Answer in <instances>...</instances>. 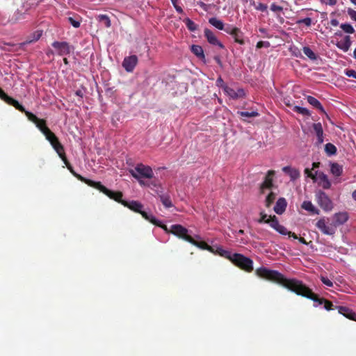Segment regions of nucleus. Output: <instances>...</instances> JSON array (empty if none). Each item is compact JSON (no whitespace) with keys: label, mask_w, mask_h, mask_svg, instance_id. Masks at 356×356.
Returning <instances> with one entry per match:
<instances>
[{"label":"nucleus","mask_w":356,"mask_h":356,"mask_svg":"<svg viewBox=\"0 0 356 356\" xmlns=\"http://www.w3.org/2000/svg\"><path fill=\"white\" fill-rule=\"evenodd\" d=\"M276 193L274 192H270L266 198V207H270L276 199Z\"/></svg>","instance_id":"obj_36"},{"label":"nucleus","mask_w":356,"mask_h":356,"mask_svg":"<svg viewBox=\"0 0 356 356\" xmlns=\"http://www.w3.org/2000/svg\"><path fill=\"white\" fill-rule=\"evenodd\" d=\"M351 45L350 37L349 35H346L344 38L339 42H337V46L340 49L343 50L344 52L348 51Z\"/></svg>","instance_id":"obj_20"},{"label":"nucleus","mask_w":356,"mask_h":356,"mask_svg":"<svg viewBox=\"0 0 356 356\" xmlns=\"http://www.w3.org/2000/svg\"><path fill=\"white\" fill-rule=\"evenodd\" d=\"M348 219V215L346 212H339L335 213L333 216V225L337 227L344 224Z\"/></svg>","instance_id":"obj_16"},{"label":"nucleus","mask_w":356,"mask_h":356,"mask_svg":"<svg viewBox=\"0 0 356 356\" xmlns=\"http://www.w3.org/2000/svg\"><path fill=\"white\" fill-rule=\"evenodd\" d=\"M231 261L237 267L247 272H251L253 270L252 260L241 254H233Z\"/></svg>","instance_id":"obj_3"},{"label":"nucleus","mask_w":356,"mask_h":356,"mask_svg":"<svg viewBox=\"0 0 356 356\" xmlns=\"http://www.w3.org/2000/svg\"><path fill=\"white\" fill-rule=\"evenodd\" d=\"M138 63V57L136 55H132L124 58L122 66L127 72H132Z\"/></svg>","instance_id":"obj_12"},{"label":"nucleus","mask_w":356,"mask_h":356,"mask_svg":"<svg viewBox=\"0 0 356 356\" xmlns=\"http://www.w3.org/2000/svg\"><path fill=\"white\" fill-rule=\"evenodd\" d=\"M287 202L284 197H280L277 200L275 207H274V211L279 215L282 214L286 208Z\"/></svg>","instance_id":"obj_17"},{"label":"nucleus","mask_w":356,"mask_h":356,"mask_svg":"<svg viewBox=\"0 0 356 356\" xmlns=\"http://www.w3.org/2000/svg\"><path fill=\"white\" fill-rule=\"evenodd\" d=\"M74 176L75 177H76L79 180H80L81 181L84 182L85 184H86L89 186L95 188V187L97 186V184L99 182V181H95L93 180L85 178V177H82L81 175L77 174L76 172L74 173Z\"/></svg>","instance_id":"obj_27"},{"label":"nucleus","mask_w":356,"mask_h":356,"mask_svg":"<svg viewBox=\"0 0 356 356\" xmlns=\"http://www.w3.org/2000/svg\"><path fill=\"white\" fill-rule=\"evenodd\" d=\"M260 216H261V218H260V219L258 220V222L259 223H264V222L266 223V221H268L267 214H266L263 212H261Z\"/></svg>","instance_id":"obj_57"},{"label":"nucleus","mask_w":356,"mask_h":356,"mask_svg":"<svg viewBox=\"0 0 356 356\" xmlns=\"http://www.w3.org/2000/svg\"><path fill=\"white\" fill-rule=\"evenodd\" d=\"M318 184L324 189H329L331 186V183L327 178V176L323 172H321L318 177Z\"/></svg>","instance_id":"obj_23"},{"label":"nucleus","mask_w":356,"mask_h":356,"mask_svg":"<svg viewBox=\"0 0 356 356\" xmlns=\"http://www.w3.org/2000/svg\"><path fill=\"white\" fill-rule=\"evenodd\" d=\"M44 136L49 143L54 142L58 138L50 129H46V133H44Z\"/></svg>","instance_id":"obj_40"},{"label":"nucleus","mask_w":356,"mask_h":356,"mask_svg":"<svg viewBox=\"0 0 356 356\" xmlns=\"http://www.w3.org/2000/svg\"><path fill=\"white\" fill-rule=\"evenodd\" d=\"M0 99L3 100L8 104L13 106L16 109H21L22 108L19 106V103L13 99V97L8 96L1 88H0Z\"/></svg>","instance_id":"obj_14"},{"label":"nucleus","mask_w":356,"mask_h":356,"mask_svg":"<svg viewBox=\"0 0 356 356\" xmlns=\"http://www.w3.org/2000/svg\"><path fill=\"white\" fill-rule=\"evenodd\" d=\"M302 208L313 214L319 213V210L316 209L310 201H304L302 204Z\"/></svg>","instance_id":"obj_26"},{"label":"nucleus","mask_w":356,"mask_h":356,"mask_svg":"<svg viewBox=\"0 0 356 356\" xmlns=\"http://www.w3.org/2000/svg\"><path fill=\"white\" fill-rule=\"evenodd\" d=\"M270 43L268 41H259L257 44V48L260 49L263 47H269Z\"/></svg>","instance_id":"obj_58"},{"label":"nucleus","mask_w":356,"mask_h":356,"mask_svg":"<svg viewBox=\"0 0 356 356\" xmlns=\"http://www.w3.org/2000/svg\"><path fill=\"white\" fill-rule=\"evenodd\" d=\"M302 52L312 60H316L317 59V56L309 47H304Z\"/></svg>","instance_id":"obj_33"},{"label":"nucleus","mask_w":356,"mask_h":356,"mask_svg":"<svg viewBox=\"0 0 356 356\" xmlns=\"http://www.w3.org/2000/svg\"><path fill=\"white\" fill-rule=\"evenodd\" d=\"M340 28L346 33L352 34V33H355L354 28L350 24H348V23L341 24L340 25Z\"/></svg>","instance_id":"obj_38"},{"label":"nucleus","mask_w":356,"mask_h":356,"mask_svg":"<svg viewBox=\"0 0 356 356\" xmlns=\"http://www.w3.org/2000/svg\"><path fill=\"white\" fill-rule=\"evenodd\" d=\"M305 173L307 175V176L308 177H310L312 178L313 180L316 181V173L317 172H316L315 174H313L312 172H311V170L309 169V168H305Z\"/></svg>","instance_id":"obj_52"},{"label":"nucleus","mask_w":356,"mask_h":356,"mask_svg":"<svg viewBox=\"0 0 356 356\" xmlns=\"http://www.w3.org/2000/svg\"><path fill=\"white\" fill-rule=\"evenodd\" d=\"M61 160L63 161L65 165H66L67 168L70 170V172L74 175V173H76V172L74 170L73 167L67 160L66 155H64L63 157L60 158Z\"/></svg>","instance_id":"obj_46"},{"label":"nucleus","mask_w":356,"mask_h":356,"mask_svg":"<svg viewBox=\"0 0 356 356\" xmlns=\"http://www.w3.org/2000/svg\"><path fill=\"white\" fill-rule=\"evenodd\" d=\"M325 151L328 155H334L337 153V147L332 143H327Z\"/></svg>","instance_id":"obj_37"},{"label":"nucleus","mask_w":356,"mask_h":356,"mask_svg":"<svg viewBox=\"0 0 356 356\" xmlns=\"http://www.w3.org/2000/svg\"><path fill=\"white\" fill-rule=\"evenodd\" d=\"M176 10V11L178 13H180V14H182L184 13V10L183 9L181 8V6H178L177 5V3H175V4H172Z\"/></svg>","instance_id":"obj_61"},{"label":"nucleus","mask_w":356,"mask_h":356,"mask_svg":"<svg viewBox=\"0 0 356 356\" xmlns=\"http://www.w3.org/2000/svg\"><path fill=\"white\" fill-rule=\"evenodd\" d=\"M21 19H24V15L17 12L15 14L11 20L13 21V22H16L17 20Z\"/></svg>","instance_id":"obj_56"},{"label":"nucleus","mask_w":356,"mask_h":356,"mask_svg":"<svg viewBox=\"0 0 356 356\" xmlns=\"http://www.w3.org/2000/svg\"><path fill=\"white\" fill-rule=\"evenodd\" d=\"M35 124L43 134L46 133V129H49L46 124V120L44 119H39Z\"/></svg>","instance_id":"obj_34"},{"label":"nucleus","mask_w":356,"mask_h":356,"mask_svg":"<svg viewBox=\"0 0 356 356\" xmlns=\"http://www.w3.org/2000/svg\"><path fill=\"white\" fill-rule=\"evenodd\" d=\"M316 200L318 205L325 211L332 210V202L327 194L323 191H318L316 193Z\"/></svg>","instance_id":"obj_7"},{"label":"nucleus","mask_w":356,"mask_h":356,"mask_svg":"<svg viewBox=\"0 0 356 356\" xmlns=\"http://www.w3.org/2000/svg\"><path fill=\"white\" fill-rule=\"evenodd\" d=\"M307 102L309 104H311L312 106H313L315 108L318 109L323 113H325V111L322 104L316 98H315L312 96H307Z\"/></svg>","instance_id":"obj_24"},{"label":"nucleus","mask_w":356,"mask_h":356,"mask_svg":"<svg viewBox=\"0 0 356 356\" xmlns=\"http://www.w3.org/2000/svg\"><path fill=\"white\" fill-rule=\"evenodd\" d=\"M204 36L206 37L207 41L213 45H217L221 49H224V45L217 39L215 34L209 29H204Z\"/></svg>","instance_id":"obj_13"},{"label":"nucleus","mask_w":356,"mask_h":356,"mask_svg":"<svg viewBox=\"0 0 356 356\" xmlns=\"http://www.w3.org/2000/svg\"><path fill=\"white\" fill-rule=\"evenodd\" d=\"M209 24H211L212 26L216 27V29L219 30H223L224 29V24L223 22L217 19L216 17H211L209 19Z\"/></svg>","instance_id":"obj_30"},{"label":"nucleus","mask_w":356,"mask_h":356,"mask_svg":"<svg viewBox=\"0 0 356 356\" xmlns=\"http://www.w3.org/2000/svg\"><path fill=\"white\" fill-rule=\"evenodd\" d=\"M229 97L233 99H237V95H236V90L233 88L227 86L225 88L224 90Z\"/></svg>","instance_id":"obj_47"},{"label":"nucleus","mask_w":356,"mask_h":356,"mask_svg":"<svg viewBox=\"0 0 356 356\" xmlns=\"http://www.w3.org/2000/svg\"><path fill=\"white\" fill-rule=\"evenodd\" d=\"M191 51L198 58L201 60L205 59V56L204 54L203 49L201 46L197 44H193L191 46Z\"/></svg>","instance_id":"obj_25"},{"label":"nucleus","mask_w":356,"mask_h":356,"mask_svg":"<svg viewBox=\"0 0 356 356\" xmlns=\"http://www.w3.org/2000/svg\"><path fill=\"white\" fill-rule=\"evenodd\" d=\"M316 226L323 234L325 235L333 236L337 230L333 223L328 225L324 218L318 220Z\"/></svg>","instance_id":"obj_8"},{"label":"nucleus","mask_w":356,"mask_h":356,"mask_svg":"<svg viewBox=\"0 0 356 356\" xmlns=\"http://www.w3.org/2000/svg\"><path fill=\"white\" fill-rule=\"evenodd\" d=\"M321 1L326 5L334 6L337 0H321Z\"/></svg>","instance_id":"obj_59"},{"label":"nucleus","mask_w":356,"mask_h":356,"mask_svg":"<svg viewBox=\"0 0 356 356\" xmlns=\"http://www.w3.org/2000/svg\"><path fill=\"white\" fill-rule=\"evenodd\" d=\"M234 38V41L240 44H244L245 42H244V40L243 39V33L241 32V31L239 29V32L236 33V34L234 35H232Z\"/></svg>","instance_id":"obj_41"},{"label":"nucleus","mask_w":356,"mask_h":356,"mask_svg":"<svg viewBox=\"0 0 356 356\" xmlns=\"http://www.w3.org/2000/svg\"><path fill=\"white\" fill-rule=\"evenodd\" d=\"M216 86L218 87L223 88L225 90V88L227 87V86L225 84V81L222 79L221 76H219L216 80Z\"/></svg>","instance_id":"obj_51"},{"label":"nucleus","mask_w":356,"mask_h":356,"mask_svg":"<svg viewBox=\"0 0 356 356\" xmlns=\"http://www.w3.org/2000/svg\"><path fill=\"white\" fill-rule=\"evenodd\" d=\"M298 24H305L307 26H310L311 24H312V19L310 17H306V18H304V19H299L298 22H297Z\"/></svg>","instance_id":"obj_50"},{"label":"nucleus","mask_w":356,"mask_h":356,"mask_svg":"<svg viewBox=\"0 0 356 356\" xmlns=\"http://www.w3.org/2000/svg\"><path fill=\"white\" fill-rule=\"evenodd\" d=\"M160 200L162 202V204L166 207V208H170L172 207V203L170 199V197L167 194H163L159 195Z\"/></svg>","instance_id":"obj_31"},{"label":"nucleus","mask_w":356,"mask_h":356,"mask_svg":"<svg viewBox=\"0 0 356 356\" xmlns=\"http://www.w3.org/2000/svg\"><path fill=\"white\" fill-rule=\"evenodd\" d=\"M256 275L266 280L275 282L282 285L289 291L296 293L298 296L307 298L317 303L318 305H324V308L327 311L333 309V304L331 301L323 298H319L314 293L312 289L303 284L300 280L296 279H288L277 270H270L265 267H260L256 269Z\"/></svg>","instance_id":"obj_1"},{"label":"nucleus","mask_w":356,"mask_h":356,"mask_svg":"<svg viewBox=\"0 0 356 356\" xmlns=\"http://www.w3.org/2000/svg\"><path fill=\"white\" fill-rule=\"evenodd\" d=\"M19 106L22 108L21 109H17L18 111L24 113L29 120L33 122L34 124L38 122L39 118L34 115L33 113L26 111L25 108L19 104Z\"/></svg>","instance_id":"obj_28"},{"label":"nucleus","mask_w":356,"mask_h":356,"mask_svg":"<svg viewBox=\"0 0 356 356\" xmlns=\"http://www.w3.org/2000/svg\"><path fill=\"white\" fill-rule=\"evenodd\" d=\"M274 175H275L274 170H268V171L267 175L265 177V179L260 186V192L261 193H264L266 189L270 190L273 188V177Z\"/></svg>","instance_id":"obj_11"},{"label":"nucleus","mask_w":356,"mask_h":356,"mask_svg":"<svg viewBox=\"0 0 356 356\" xmlns=\"http://www.w3.org/2000/svg\"><path fill=\"white\" fill-rule=\"evenodd\" d=\"M236 95H237V98L242 97L245 95V92L243 89L238 88L237 90H236Z\"/></svg>","instance_id":"obj_60"},{"label":"nucleus","mask_w":356,"mask_h":356,"mask_svg":"<svg viewBox=\"0 0 356 356\" xmlns=\"http://www.w3.org/2000/svg\"><path fill=\"white\" fill-rule=\"evenodd\" d=\"M337 309L339 314L343 315L350 320L356 321V313L350 308L343 306H339L337 307Z\"/></svg>","instance_id":"obj_18"},{"label":"nucleus","mask_w":356,"mask_h":356,"mask_svg":"<svg viewBox=\"0 0 356 356\" xmlns=\"http://www.w3.org/2000/svg\"><path fill=\"white\" fill-rule=\"evenodd\" d=\"M344 73L348 77L356 79V71L354 70H346Z\"/></svg>","instance_id":"obj_54"},{"label":"nucleus","mask_w":356,"mask_h":356,"mask_svg":"<svg viewBox=\"0 0 356 356\" xmlns=\"http://www.w3.org/2000/svg\"><path fill=\"white\" fill-rule=\"evenodd\" d=\"M293 111L295 112L300 113V114H302L303 115H310L309 111L307 108H303V107H300V106H296L293 108Z\"/></svg>","instance_id":"obj_43"},{"label":"nucleus","mask_w":356,"mask_h":356,"mask_svg":"<svg viewBox=\"0 0 356 356\" xmlns=\"http://www.w3.org/2000/svg\"><path fill=\"white\" fill-rule=\"evenodd\" d=\"M312 127H313L314 131L315 132L316 137H317V140H316V145L318 146V145H321L324 141L323 127H322L321 123L318 122V123H314L312 125Z\"/></svg>","instance_id":"obj_15"},{"label":"nucleus","mask_w":356,"mask_h":356,"mask_svg":"<svg viewBox=\"0 0 356 356\" xmlns=\"http://www.w3.org/2000/svg\"><path fill=\"white\" fill-rule=\"evenodd\" d=\"M50 144L52 146V147L54 148V149L58 154L60 158H62V156L63 157V156L65 155L64 147L60 143L58 138L56 139V140H54V142L50 143Z\"/></svg>","instance_id":"obj_21"},{"label":"nucleus","mask_w":356,"mask_h":356,"mask_svg":"<svg viewBox=\"0 0 356 356\" xmlns=\"http://www.w3.org/2000/svg\"><path fill=\"white\" fill-rule=\"evenodd\" d=\"M292 180H295L300 177V172L295 168H291L289 173L288 174Z\"/></svg>","instance_id":"obj_48"},{"label":"nucleus","mask_w":356,"mask_h":356,"mask_svg":"<svg viewBox=\"0 0 356 356\" xmlns=\"http://www.w3.org/2000/svg\"><path fill=\"white\" fill-rule=\"evenodd\" d=\"M213 253L215 254H218L230 261L232 260V257L233 255V254H232L230 251L224 250L221 246H214V252Z\"/></svg>","instance_id":"obj_22"},{"label":"nucleus","mask_w":356,"mask_h":356,"mask_svg":"<svg viewBox=\"0 0 356 356\" xmlns=\"http://www.w3.org/2000/svg\"><path fill=\"white\" fill-rule=\"evenodd\" d=\"M41 35H42L41 33H38V32L35 33L34 35H33L34 38H33V40H31L30 41V42H32V41H37V40H38L39 38H40Z\"/></svg>","instance_id":"obj_63"},{"label":"nucleus","mask_w":356,"mask_h":356,"mask_svg":"<svg viewBox=\"0 0 356 356\" xmlns=\"http://www.w3.org/2000/svg\"><path fill=\"white\" fill-rule=\"evenodd\" d=\"M330 171L332 174L335 177H339L343 172V169L341 165L337 163H333L331 165V169Z\"/></svg>","instance_id":"obj_29"},{"label":"nucleus","mask_w":356,"mask_h":356,"mask_svg":"<svg viewBox=\"0 0 356 356\" xmlns=\"http://www.w3.org/2000/svg\"><path fill=\"white\" fill-rule=\"evenodd\" d=\"M199 6L204 10H207V5L206 3H204V2H199L198 3Z\"/></svg>","instance_id":"obj_64"},{"label":"nucleus","mask_w":356,"mask_h":356,"mask_svg":"<svg viewBox=\"0 0 356 356\" xmlns=\"http://www.w3.org/2000/svg\"><path fill=\"white\" fill-rule=\"evenodd\" d=\"M170 232L171 234L177 236L179 238H181L188 243L192 242L193 236L188 234L189 230L181 225H172L170 228Z\"/></svg>","instance_id":"obj_4"},{"label":"nucleus","mask_w":356,"mask_h":356,"mask_svg":"<svg viewBox=\"0 0 356 356\" xmlns=\"http://www.w3.org/2000/svg\"><path fill=\"white\" fill-rule=\"evenodd\" d=\"M321 282L326 285L327 286L332 287L333 286V282L329 280L327 277L324 276H321L320 277Z\"/></svg>","instance_id":"obj_49"},{"label":"nucleus","mask_w":356,"mask_h":356,"mask_svg":"<svg viewBox=\"0 0 356 356\" xmlns=\"http://www.w3.org/2000/svg\"><path fill=\"white\" fill-rule=\"evenodd\" d=\"M238 114L241 117H243V118H254V117H257L259 115V113L257 111H251V112L238 111Z\"/></svg>","instance_id":"obj_39"},{"label":"nucleus","mask_w":356,"mask_h":356,"mask_svg":"<svg viewBox=\"0 0 356 356\" xmlns=\"http://www.w3.org/2000/svg\"><path fill=\"white\" fill-rule=\"evenodd\" d=\"M96 189L108 196L110 199H112L118 203H120L122 204V202L124 201L122 200L123 194L120 191H113L107 188L106 186L102 184L100 181L98 182L97 186L95 187Z\"/></svg>","instance_id":"obj_6"},{"label":"nucleus","mask_w":356,"mask_h":356,"mask_svg":"<svg viewBox=\"0 0 356 356\" xmlns=\"http://www.w3.org/2000/svg\"><path fill=\"white\" fill-rule=\"evenodd\" d=\"M122 204L123 206L129 208L131 211L141 214L143 218H144L147 220H150V219L152 220V215H150V214L147 213V212L142 210L143 208V205L138 201L132 200V201L128 202V201L124 200L123 202H122Z\"/></svg>","instance_id":"obj_5"},{"label":"nucleus","mask_w":356,"mask_h":356,"mask_svg":"<svg viewBox=\"0 0 356 356\" xmlns=\"http://www.w3.org/2000/svg\"><path fill=\"white\" fill-rule=\"evenodd\" d=\"M129 172L133 177L139 181L141 185L144 184V182L140 180L141 178L151 179L154 176L152 169L149 166L145 165L143 163L137 164L134 169L129 170Z\"/></svg>","instance_id":"obj_2"},{"label":"nucleus","mask_w":356,"mask_h":356,"mask_svg":"<svg viewBox=\"0 0 356 356\" xmlns=\"http://www.w3.org/2000/svg\"><path fill=\"white\" fill-rule=\"evenodd\" d=\"M51 45L57 51L59 56L68 55L73 49L72 47L67 42L55 41Z\"/></svg>","instance_id":"obj_9"},{"label":"nucleus","mask_w":356,"mask_h":356,"mask_svg":"<svg viewBox=\"0 0 356 356\" xmlns=\"http://www.w3.org/2000/svg\"><path fill=\"white\" fill-rule=\"evenodd\" d=\"M191 244L197 247L200 249L208 250L210 252H214V246L209 245L204 241H196L194 238L192 237V242H190Z\"/></svg>","instance_id":"obj_19"},{"label":"nucleus","mask_w":356,"mask_h":356,"mask_svg":"<svg viewBox=\"0 0 356 356\" xmlns=\"http://www.w3.org/2000/svg\"><path fill=\"white\" fill-rule=\"evenodd\" d=\"M227 33L232 35L236 34V32H239V29L237 27H232V26L229 25L226 27L224 26L223 29Z\"/></svg>","instance_id":"obj_45"},{"label":"nucleus","mask_w":356,"mask_h":356,"mask_svg":"<svg viewBox=\"0 0 356 356\" xmlns=\"http://www.w3.org/2000/svg\"><path fill=\"white\" fill-rule=\"evenodd\" d=\"M185 24L186 27L191 31H194L197 29V25L189 18L185 19Z\"/></svg>","instance_id":"obj_44"},{"label":"nucleus","mask_w":356,"mask_h":356,"mask_svg":"<svg viewBox=\"0 0 356 356\" xmlns=\"http://www.w3.org/2000/svg\"><path fill=\"white\" fill-rule=\"evenodd\" d=\"M97 20L99 22H102L104 23V26L106 27V28H109L111 25V20H110V18L108 15H98L97 17Z\"/></svg>","instance_id":"obj_35"},{"label":"nucleus","mask_w":356,"mask_h":356,"mask_svg":"<svg viewBox=\"0 0 356 356\" xmlns=\"http://www.w3.org/2000/svg\"><path fill=\"white\" fill-rule=\"evenodd\" d=\"M347 13L353 20L356 22V10L348 8L347 10Z\"/></svg>","instance_id":"obj_53"},{"label":"nucleus","mask_w":356,"mask_h":356,"mask_svg":"<svg viewBox=\"0 0 356 356\" xmlns=\"http://www.w3.org/2000/svg\"><path fill=\"white\" fill-rule=\"evenodd\" d=\"M266 8H267L266 5L261 3H259V5L257 7V9L261 11H265L266 10Z\"/></svg>","instance_id":"obj_62"},{"label":"nucleus","mask_w":356,"mask_h":356,"mask_svg":"<svg viewBox=\"0 0 356 356\" xmlns=\"http://www.w3.org/2000/svg\"><path fill=\"white\" fill-rule=\"evenodd\" d=\"M270 10L273 12H280L283 10L282 7L275 3H272L270 6Z\"/></svg>","instance_id":"obj_55"},{"label":"nucleus","mask_w":356,"mask_h":356,"mask_svg":"<svg viewBox=\"0 0 356 356\" xmlns=\"http://www.w3.org/2000/svg\"><path fill=\"white\" fill-rule=\"evenodd\" d=\"M266 223L269 224L272 228L275 229L280 234L286 235V228L279 223L277 218L275 216H269V218H268V221H266Z\"/></svg>","instance_id":"obj_10"},{"label":"nucleus","mask_w":356,"mask_h":356,"mask_svg":"<svg viewBox=\"0 0 356 356\" xmlns=\"http://www.w3.org/2000/svg\"><path fill=\"white\" fill-rule=\"evenodd\" d=\"M152 220H148L149 222L152 223L154 225H156L159 227H161L166 233H170V229L168 228V227L163 224L161 223L159 220H157L154 216L152 215Z\"/></svg>","instance_id":"obj_32"},{"label":"nucleus","mask_w":356,"mask_h":356,"mask_svg":"<svg viewBox=\"0 0 356 356\" xmlns=\"http://www.w3.org/2000/svg\"><path fill=\"white\" fill-rule=\"evenodd\" d=\"M79 18V17H77L76 18L69 17L67 18V20L72 24V26H74V28H79L81 25V20Z\"/></svg>","instance_id":"obj_42"}]
</instances>
